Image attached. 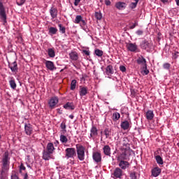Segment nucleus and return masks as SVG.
Wrapping results in <instances>:
<instances>
[{
  "label": "nucleus",
  "mask_w": 179,
  "mask_h": 179,
  "mask_svg": "<svg viewBox=\"0 0 179 179\" xmlns=\"http://www.w3.org/2000/svg\"><path fill=\"white\" fill-rule=\"evenodd\" d=\"M123 146H125V148L124 147L122 148V152L117 157V162L129 160V157L132 153V150L129 148V144L123 143Z\"/></svg>",
  "instance_id": "obj_1"
},
{
  "label": "nucleus",
  "mask_w": 179,
  "mask_h": 179,
  "mask_svg": "<svg viewBox=\"0 0 179 179\" xmlns=\"http://www.w3.org/2000/svg\"><path fill=\"white\" fill-rule=\"evenodd\" d=\"M76 149L78 159H79L80 162H83V160H85V147L78 145L76 147Z\"/></svg>",
  "instance_id": "obj_2"
},
{
  "label": "nucleus",
  "mask_w": 179,
  "mask_h": 179,
  "mask_svg": "<svg viewBox=\"0 0 179 179\" xmlns=\"http://www.w3.org/2000/svg\"><path fill=\"white\" fill-rule=\"evenodd\" d=\"M0 19L3 23H6V13L5 12V7H3V4L1 2H0Z\"/></svg>",
  "instance_id": "obj_3"
},
{
  "label": "nucleus",
  "mask_w": 179,
  "mask_h": 179,
  "mask_svg": "<svg viewBox=\"0 0 179 179\" xmlns=\"http://www.w3.org/2000/svg\"><path fill=\"white\" fill-rule=\"evenodd\" d=\"M74 23H76V24H80L81 27H83V26H86V21L83 20L82 15H77L74 20Z\"/></svg>",
  "instance_id": "obj_4"
},
{
  "label": "nucleus",
  "mask_w": 179,
  "mask_h": 179,
  "mask_svg": "<svg viewBox=\"0 0 179 179\" xmlns=\"http://www.w3.org/2000/svg\"><path fill=\"white\" fill-rule=\"evenodd\" d=\"M75 155H76V150H75V148H71L66 149V157L67 159L73 157Z\"/></svg>",
  "instance_id": "obj_5"
},
{
  "label": "nucleus",
  "mask_w": 179,
  "mask_h": 179,
  "mask_svg": "<svg viewBox=\"0 0 179 179\" xmlns=\"http://www.w3.org/2000/svg\"><path fill=\"white\" fill-rule=\"evenodd\" d=\"M58 101H59L58 97L57 96L52 97L48 101L49 107L52 109L55 108V106L58 104Z\"/></svg>",
  "instance_id": "obj_6"
},
{
  "label": "nucleus",
  "mask_w": 179,
  "mask_h": 179,
  "mask_svg": "<svg viewBox=\"0 0 179 179\" xmlns=\"http://www.w3.org/2000/svg\"><path fill=\"white\" fill-rule=\"evenodd\" d=\"M141 48L143 50H147L149 51L152 48V43H149V41L144 40L141 43Z\"/></svg>",
  "instance_id": "obj_7"
},
{
  "label": "nucleus",
  "mask_w": 179,
  "mask_h": 179,
  "mask_svg": "<svg viewBox=\"0 0 179 179\" xmlns=\"http://www.w3.org/2000/svg\"><path fill=\"white\" fill-rule=\"evenodd\" d=\"M126 47L131 52H136V51H138V45H136V43H129L126 45Z\"/></svg>",
  "instance_id": "obj_8"
},
{
  "label": "nucleus",
  "mask_w": 179,
  "mask_h": 179,
  "mask_svg": "<svg viewBox=\"0 0 179 179\" xmlns=\"http://www.w3.org/2000/svg\"><path fill=\"white\" fill-rule=\"evenodd\" d=\"M92 159L95 163H100V162H101V153L99 152H94L92 153Z\"/></svg>",
  "instance_id": "obj_9"
},
{
  "label": "nucleus",
  "mask_w": 179,
  "mask_h": 179,
  "mask_svg": "<svg viewBox=\"0 0 179 179\" xmlns=\"http://www.w3.org/2000/svg\"><path fill=\"white\" fill-rule=\"evenodd\" d=\"M24 132L26 135L30 136L31 134H33V127L30 124H24Z\"/></svg>",
  "instance_id": "obj_10"
},
{
  "label": "nucleus",
  "mask_w": 179,
  "mask_h": 179,
  "mask_svg": "<svg viewBox=\"0 0 179 179\" xmlns=\"http://www.w3.org/2000/svg\"><path fill=\"white\" fill-rule=\"evenodd\" d=\"M117 163L122 170H127L129 167V162L128 161H117Z\"/></svg>",
  "instance_id": "obj_11"
},
{
  "label": "nucleus",
  "mask_w": 179,
  "mask_h": 179,
  "mask_svg": "<svg viewBox=\"0 0 179 179\" xmlns=\"http://www.w3.org/2000/svg\"><path fill=\"white\" fill-rule=\"evenodd\" d=\"M45 65L47 69H48L49 71H55V69H57V68H55L54 62H52V61L46 60Z\"/></svg>",
  "instance_id": "obj_12"
},
{
  "label": "nucleus",
  "mask_w": 179,
  "mask_h": 179,
  "mask_svg": "<svg viewBox=\"0 0 179 179\" xmlns=\"http://www.w3.org/2000/svg\"><path fill=\"white\" fill-rule=\"evenodd\" d=\"M151 173L152 177H159L162 173V169L159 166H156L152 169Z\"/></svg>",
  "instance_id": "obj_13"
},
{
  "label": "nucleus",
  "mask_w": 179,
  "mask_h": 179,
  "mask_svg": "<svg viewBox=\"0 0 179 179\" xmlns=\"http://www.w3.org/2000/svg\"><path fill=\"white\" fill-rule=\"evenodd\" d=\"M137 64H138V65H141L142 68H146V59L143 57H138L137 59Z\"/></svg>",
  "instance_id": "obj_14"
},
{
  "label": "nucleus",
  "mask_w": 179,
  "mask_h": 179,
  "mask_svg": "<svg viewBox=\"0 0 179 179\" xmlns=\"http://www.w3.org/2000/svg\"><path fill=\"white\" fill-rule=\"evenodd\" d=\"M50 16L52 19H55L58 16V10L56 8L51 7L50 9Z\"/></svg>",
  "instance_id": "obj_15"
},
{
  "label": "nucleus",
  "mask_w": 179,
  "mask_h": 179,
  "mask_svg": "<svg viewBox=\"0 0 179 179\" xmlns=\"http://www.w3.org/2000/svg\"><path fill=\"white\" fill-rule=\"evenodd\" d=\"M113 176L116 178H121L122 176V170L120 168H116L114 171Z\"/></svg>",
  "instance_id": "obj_16"
},
{
  "label": "nucleus",
  "mask_w": 179,
  "mask_h": 179,
  "mask_svg": "<svg viewBox=\"0 0 179 179\" xmlns=\"http://www.w3.org/2000/svg\"><path fill=\"white\" fill-rule=\"evenodd\" d=\"M115 8H117V9H119V10H122V9H125V8H127V3L119 1L115 3Z\"/></svg>",
  "instance_id": "obj_17"
},
{
  "label": "nucleus",
  "mask_w": 179,
  "mask_h": 179,
  "mask_svg": "<svg viewBox=\"0 0 179 179\" xmlns=\"http://www.w3.org/2000/svg\"><path fill=\"white\" fill-rule=\"evenodd\" d=\"M130 126L131 124H129V122L127 120L122 122L120 124L121 129H124V131H127V129H129Z\"/></svg>",
  "instance_id": "obj_18"
},
{
  "label": "nucleus",
  "mask_w": 179,
  "mask_h": 179,
  "mask_svg": "<svg viewBox=\"0 0 179 179\" xmlns=\"http://www.w3.org/2000/svg\"><path fill=\"white\" fill-rule=\"evenodd\" d=\"M9 68L11 69V72H17L18 68H17V63L16 62H14L9 64Z\"/></svg>",
  "instance_id": "obj_19"
},
{
  "label": "nucleus",
  "mask_w": 179,
  "mask_h": 179,
  "mask_svg": "<svg viewBox=\"0 0 179 179\" xmlns=\"http://www.w3.org/2000/svg\"><path fill=\"white\" fill-rule=\"evenodd\" d=\"M155 118V113H153V110H148L146 113V119L148 120L149 121H152Z\"/></svg>",
  "instance_id": "obj_20"
},
{
  "label": "nucleus",
  "mask_w": 179,
  "mask_h": 179,
  "mask_svg": "<svg viewBox=\"0 0 179 179\" xmlns=\"http://www.w3.org/2000/svg\"><path fill=\"white\" fill-rule=\"evenodd\" d=\"M87 94V87H80V97H83V96H86Z\"/></svg>",
  "instance_id": "obj_21"
},
{
  "label": "nucleus",
  "mask_w": 179,
  "mask_h": 179,
  "mask_svg": "<svg viewBox=\"0 0 179 179\" xmlns=\"http://www.w3.org/2000/svg\"><path fill=\"white\" fill-rule=\"evenodd\" d=\"M64 108L66 110H75V105H73V103L67 102L64 105Z\"/></svg>",
  "instance_id": "obj_22"
},
{
  "label": "nucleus",
  "mask_w": 179,
  "mask_h": 179,
  "mask_svg": "<svg viewBox=\"0 0 179 179\" xmlns=\"http://www.w3.org/2000/svg\"><path fill=\"white\" fill-rule=\"evenodd\" d=\"M103 153L106 156H110L111 155V148L108 145H105L103 148Z\"/></svg>",
  "instance_id": "obj_23"
},
{
  "label": "nucleus",
  "mask_w": 179,
  "mask_h": 179,
  "mask_svg": "<svg viewBox=\"0 0 179 179\" xmlns=\"http://www.w3.org/2000/svg\"><path fill=\"white\" fill-rule=\"evenodd\" d=\"M47 150L49 153H54V150H55V148H54V144L52 143H49L47 145Z\"/></svg>",
  "instance_id": "obj_24"
},
{
  "label": "nucleus",
  "mask_w": 179,
  "mask_h": 179,
  "mask_svg": "<svg viewBox=\"0 0 179 179\" xmlns=\"http://www.w3.org/2000/svg\"><path fill=\"white\" fill-rule=\"evenodd\" d=\"M51 155H52V152L48 151H43V157L44 160H50V159H51Z\"/></svg>",
  "instance_id": "obj_25"
},
{
  "label": "nucleus",
  "mask_w": 179,
  "mask_h": 179,
  "mask_svg": "<svg viewBox=\"0 0 179 179\" xmlns=\"http://www.w3.org/2000/svg\"><path fill=\"white\" fill-rule=\"evenodd\" d=\"M90 132L91 138H94V136H97V128H96L95 127H92Z\"/></svg>",
  "instance_id": "obj_26"
},
{
  "label": "nucleus",
  "mask_w": 179,
  "mask_h": 179,
  "mask_svg": "<svg viewBox=\"0 0 179 179\" xmlns=\"http://www.w3.org/2000/svg\"><path fill=\"white\" fill-rule=\"evenodd\" d=\"M69 57L73 60V61H77L78 57V53L76 52H71L69 53Z\"/></svg>",
  "instance_id": "obj_27"
},
{
  "label": "nucleus",
  "mask_w": 179,
  "mask_h": 179,
  "mask_svg": "<svg viewBox=\"0 0 179 179\" xmlns=\"http://www.w3.org/2000/svg\"><path fill=\"white\" fill-rule=\"evenodd\" d=\"M106 75H113L114 73V71L113 70V66L109 65L106 69Z\"/></svg>",
  "instance_id": "obj_28"
},
{
  "label": "nucleus",
  "mask_w": 179,
  "mask_h": 179,
  "mask_svg": "<svg viewBox=\"0 0 179 179\" xmlns=\"http://www.w3.org/2000/svg\"><path fill=\"white\" fill-rule=\"evenodd\" d=\"M9 85L11 87V89H13V90H15V89H16V82L15 81V78H12L11 80L9 81Z\"/></svg>",
  "instance_id": "obj_29"
},
{
  "label": "nucleus",
  "mask_w": 179,
  "mask_h": 179,
  "mask_svg": "<svg viewBox=\"0 0 179 179\" xmlns=\"http://www.w3.org/2000/svg\"><path fill=\"white\" fill-rule=\"evenodd\" d=\"M48 54L50 58H54L55 57V51H54V49L49 48L48 50Z\"/></svg>",
  "instance_id": "obj_30"
},
{
  "label": "nucleus",
  "mask_w": 179,
  "mask_h": 179,
  "mask_svg": "<svg viewBox=\"0 0 179 179\" xmlns=\"http://www.w3.org/2000/svg\"><path fill=\"white\" fill-rule=\"evenodd\" d=\"M155 160H156L157 164H159V166L163 165V163H164L163 158H162L160 157V155L155 156Z\"/></svg>",
  "instance_id": "obj_31"
},
{
  "label": "nucleus",
  "mask_w": 179,
  "mask_h": 179,
  "mask_svg": "<svg viewBox=\"0 0 179 179\" xmlns=\"http://www.w3.org/2000/svg\"><path fill=\"white\" fill-rule=\"evenodd\" d=\"M60 142L62 143H68V137H66L64 134L60 135Z\"/></svg>",
  "instance_id": "obj_32"
},
{
  "label": "nucleus",
  "mask_w": 179,
  "mask_h": 179,
  "mask_svg": "<svg viewBox=\"0 0 179 179\" xmlns=\"http://www.w3.org/2000/svg\"><path fill=\"white\" fill-rule=\"evenodd\" d=\"M120 117H121V115L117 112H115L113 114V121H118L120 120Z\"/></svg>",
  "instance_id": "obj_33"
},
{
  "label": "nucleus",
  "mask_w": 179,
  "mask_h": 179,
  "mask_svg": "<svg viewBox=\"0 0 179 179\" xmlns=\"http://www.w3.org/2000/svg\"><path fill=\"white\" fill-rule=\"evenodd\" d=\"M94 16L97 20H101L103 19V15L101 14V12H95Z\"/></svg>",
  "instance_id": "obj_34"
},
{
  "label": "nucleus",
  "mask_w": 179,
  "mask_h": 179,
  "mask_svg": "<svg viewBox=\"0 0 179 179\" xmlns=\"http://www.w3.org/2000/svg\"><path fill=\"white\" fill-rule=\"evenodd\" d=\"M58 31V29L55 27H51L50 28H49V34H57V32Z\"/></svg>",
  "instance_id": "obj_35"
},
{
  "label": "nucleus",
  "mask_w": 179,
  "mask_h": 179,
  "mask_svg": "<svg viewBox=\"0 0 179 179\" xmlns=\"http://www.w3.org/2000/svg\"><path fill=\"white\" fill-rule=\"evenodd\" d=\"M94 54L96 55V57H103V52L100 49H96L94 50Z\"/></svg>",
  "instance_id": "obj_36"
},
{
  "label": "nucleus",
  "mask_w": 179,
  "mask_h": 179,
  "mask_svg": "<svg viewBox=\"0 0 179 179\" xmlns=\"http://www.w3.org/2000/svg\"><path fill=\"white\" fill-rule=\"evenodd\" d=\"M71 90H75V89H76V80H73L71 81Z\"/></svg>",
  "instance_id": "obj_37"
},
{
  "label": "nucleus",
  "mask_w": 179,
  "mask_h": 179,
  "mask_svg": "<svg viewBox=\"0 0 179 179\" xmlns=\"http://www.w3.org/2000/svg\"><path fill=\"white\" fill-rule=\"evenodd\" d=\"M143 71H141V73H143V75H148L149 73V70H148V65L145 66V67H142Z\"/></svg>",
  "instance_id": "obj_38"
},
{
  "label": "nucleus",
  "mask_w": 179,
  "mask_h": 179,
  "mask_svg": "<svg viewBox=\"0 0 179 179\" xmlns=\"http://www.w3.org/2000/svg\"><path fill=\"white\" fill-rule=\"evenodd\" d=\"M60 127L63 129V134H65L66 132V124H65V122H62Z\"/></svg>",
  "instance_id": "obj_39"
},
{
  "label": "nucleus",
  "mask_w": 179,
  "mask_h": 179,
  "mask_svg": "<svg viewBox=\"0 0 179 179\" xmlns=\"http://www.w3.org/2000/svg\"><path fill=\"white\" fill-rule=\"evenodd\" d=\"M24 2H26V0H16L17 5H18V6H22V5L24 4Z\"/></svg>",
  "instance_id": "obj_40"
},
{
  "label": "nucleus",
  "mask_w": 179,
  "mask_h": 179,
  "mask_svg": "<svg viewBox=\"0 0 179 179\" xmlns=\"http://www.w3.org/2000/svg\"><path fill=\"white\" fill-rule=\"evenodd\" d=\"M26 170V166L23 165V164H21L20 166V173L22 174V171H24Z\"/></svg>",
  "instance_id": "obj_41"
},
{
  "label": "nucleus",
  "mask_w": 179,
  "mask_h": 179,
  "mask_svg": "<svg viewBox=\"0 0 179 179\" xmlns=\"http://www.w3.org/2000/svg\"><path fill=\"white\" fill-rule=\"evenodd\" d=\"M130 177L131 179H138V175L135 172L131 173Z\"/></svg>",
  "instance_id": "obj_42"
},
{
  "label": "nucleus",
  "mask_w": 179,
  "mask_h": 179,
  "mask_svg": "<svg viewBox=\"0 0 179 179\" xmlns=\"http://www.w3.org/2000/svg\"><path fill=\"white\" fill-rule=\"evenodd\" d=\"M170 66H171V65L169 63H164L163 64L164 69H170Z\"/></svg>",
  "instance_id": "obj_43"
},
{
  "label": "nucleus",
  "mask_w": 179,
  "mask_h": 179,
  "mask_svg": "<svg viewBox=\"0 0 179 179\" xmlns=\"http://www.w3.org/2000/svg\"><path fill=\"white\" fill-rule=\"evenodd\" d=\"M59 30L62 34L65 33V28L62 27L61 24H59Z\"/></svg>",
  "instance_id": "obj_44"
},
{
  "label": "nucleus",
  "mask_w": 179,
  "mask_h": 179,
  "mask_svg": "<svg viewBox=\"0 0 179 179\" xmlns=\"http://www.w3.org/2000/svg\"><path fill=\"white\" fill-rule=\"evenodd\" d=\"M120 69L121 72H126L127 71V68L124 66H120Z\"/></svg>",
  "instance_id": "obj_45"
},
{
  "label": "nucleus",
  "mask_w": 179,
  "mask_h": 179,
  "mask_svg": "<svg viewBox=\"0 0 179 179\" xmlns=\"http://www.w3.org/2000/svg\"><path fill=\"white\" fill-rule=\"evenodd\" d=\"M136 5H138V3H136V1L134 3H131V8L132 9H135V8H136Z\"/></svg>",
  "instance_id": "obj_46"
},
{
  "label": "nucleus",
  "mask_w": 179,
  "mask_h": 179,
  "mask_svg": "<svg viewBox=\"0 0 179 179\" xmlns=\"http://www.w3.org/2000/svg\"><path fill=\"white\" fill-rule=\"evenodd\" d=\"M178 54H179L178 52H175V53L173 54V59H176L178 58Z\"/></svg>",
  "instance_id": "obj_47"
},
{
  "label": "nucleus",
  "mask_w": 179,
  "mask_h": 179,
  "mask_svg": "<svg viewBox=\"0 0 179 179\" xmlns=\"http://www.w3.org/2000/svg\"><path fill=\"white\" fill-rule=\"evenodd\" d=\"M136 34H137L138 36H142V35L143 34V31H142V30H138V31H136Z\"/></svg>",
  "instance_id": "obj_48"
},
{
  "label": "nucleus",
  "mask_w": 179,
  "mask_h": 179,
  "mask_svg": "<svg viewBox=\"0 0 179 179\" xmlns=\"http://www.w3.org/2000/svg\"><path fill=\"white\" fill-rule=\"evenodd\" d=\"M105 135L106 138H108V136H110V131H108V129L105 130Z\"/></svg>",
  "instance_id": "obj_49"
},
{
  "label": "nucleus",
  "mask_w": 179,
  "mask_h": 179,
  "mask_svg": "<svg viewBox=\"0 0 179 179\" xmlns=\"http://www.w3.org/2000/svg\"><path fill=\"white\" fill-rule=\"evenodd\" d=\"M80 2V0H75V1H74L75 6H78V5H79Z\"/></svg>",
  "instance_id": "obj_50"
},
{
  "label": "nucleus",
  "mask_w": 179,
  "mask_h": 179,
  "mask_svg": "<svg viewBox=\"0 0 179 179\" xmlns=\"http://www.w3.org/2000/svg\"><path fill=\"white\" fill-rule=\"evenodd\" d=\"M105 3H106V5L107 6H108L111 5V1H110V0H106V1H105Z\"/></svg>",
  "instance_id": "obj_51"
},
{
  "label": "nucleus",
  "mask_w": 179,
  "mask_h": 179,
  "mask_svg": "<svg viewBox=\"0 0 179 179\" xmlns=\"http://www.w3.org/2000/svg\"><path fill=\"white\" fill-rule=\"evenodd\" d=\"M22 176H24V179H29V175H27V173H26L25 174H22Z\"/></svg>",
  "instance_id": "obj_52"
},
{
  "label": "nucleus",
  "mask_w": 179,
  "mask_h": 179,
  "mask_svg": "<svg viewBox=\"0 0 179 179\" xmlns=\"http://www.w3.org/2000/svg\"><path fill=\"white\" fill-rule=\"evenodd\" d=\"M11 179H19V177H17L16 175H13L11 176Z\"/></svg>",
  "instance_id": "obj_53"
},
{
  "label": "nucleus",
  "mask_w": 179,
  "mask_h": 179,
  "mask_svg": "<svg viewBox=\"0 0 179 179\" xmlns=\"http://www.w3.org/2000/svg\"><path fill=\"white\" fill-rule=\"evenodd\" d=\"M84 53L85 54V55H90V52H89L88 50H84Z\"/></svg>",
  "instance_id": "obj_54"
},
{
  "label": "nucleus",
  "mask_w": 179,
  "mask_h": 179,
  "mask_svg": "<svg viewBox=\"0 0 179 179\" xmlns=\"http://www.w3.org/2000/svg\"><path fill=\"white\" fill-rule=\"evenodd\" d=\"M161 1H162L163 3H166V2H169V0H161Z\"/></svg>",
  "instance_id": "obj_55"
},
{
  "label": "nucleus",
  "mask_w": 179,
  "mask_h": 179,
  "mask_svg": "<svg viewBox=\"0 0 179 179\" xmlns=\"http://www.w3.org/2000/svg\"><path fill=\"white\" fill-rule=\"evenodd\" d=\"M176 4L179 6V0H176Z\"/></svg>",
  "instance_id": "obj_56"
},
{
  "label": "nucleus",
  "mask_w": 179,
  "mask_h": 179,
  "mask_svg": "<svg viewBox=\"0 0 179 179\" xmlns=\"http://www.w3.org/2000/svg\"><path fill=\"white\" fill-rule=\"evenodd\" d=\"M69 118H71V120H73V115H69Z\"/></svg>",
  "instance_id": "obj_57"
},
{
  "label": "nucleus",
  "mask_w": 179,
  "mask_h": 179,
  "mask_svg": "<svg viewBox=\"0 0 179 179\" xmlns=\"http://www.w3.org/2000/svg\"><path fill=\"white\" fill-rule=\"evenodd\" d=\"M135 27H136V25L134 24L133 26L131 27V29H135Z\"/></svg>",
  "instance_id": "obj_58"
},
{
  "label": "nucleus",
  "mask_w": 179,
  "mask_h": 179,
  "mask_svg": "<svg viewBox=\"0 0 179 179\" xmlns=\"http://www.w3.org/2000/svg\"><path fill=\"white\" fill-rule=\"evenodd\" d=\"M136 3H138L139 2V0H134Z\"/></svg>",
  "instance_id": "obj_59"
},
{
  "label": "nucleus",
  "mask_w": 179,
  "mask_h": 179,
  "mask_svg": "<svg viewBox=\"0 0 179 179\" xmlns=\"http://www.w3.org/2000/svg\"><path fill=\"white\" fill-rule=\"evenodd\" d=\"M27 167H29V168H30V166L28 165Z\"/></svg>",
  "instance_id": "obj_60"
},
{
  "label": "nucleus",
  "mask_w": 179,
  "mask_h": 179,
  "mask_svg": "<svg viewBox=\"0 0 179 179\" xmlns=\"http://www.w3.org/2000/svg\"><path fill=\"white\" fill-rule=\"evenodd\" d=\"M0 138H1V136H0Z\"/></svg>",
  "instance_id": "obj_61"
}]
</instances>
